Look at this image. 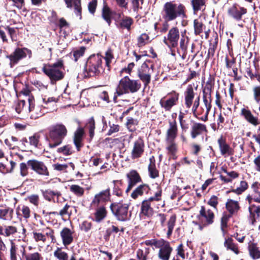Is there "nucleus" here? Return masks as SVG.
<instances>
[{
    "instance_id": "nucleus-1",
    "label": "nucleus",
    "mask_w": 260,
    "mask_h": 260,
    "mask_svg": "<svg viewBox=\"0 0 260 260\" xmlns=\"http://www.w3.org/2000/svg\"><path fill=\"white\" fill-rule=\"evenodd\" d=\"M162 17L167 22L172 21L177 18H186V8L180 2L170 1L166 3L162 10Z\"/></svg>"
},
{
    "instance_id": "nucleus-2",
    "label": "nucleus",
    "mask_w": 260,
    "mask_h": 260,
    "mask_svg": "<svg viewBox=\"0 0 260 260\" xmlns=\"http://www.w3.org/2000/svg\"><path fill=\"white\" fill-rule=\"evenodd\" d=\"M141 87L139 80L131 79L128 76L122 78L119 82L113 95V101L117 103L118 96L128 93H134L138 91Z\"/></svg>"
},
{
    "instance_id": "nucleus-3",
    "label": "nucleus",
    "mask_w": 260,
    "mask_h": 260,
    "mask_svg": "<svg viewBox=\"0 0 260 260\" xmlns=\"http://www.w3.org/2000/svg\"><path fill=\"white\" fill-rule=\"evenodd\" d=\"M68 130L62 124H56L52 126L49 132V145L50 148L58 146L67 136Z\"/></svg>"
},
{
    "instance_id": "nucleus-4",
    "label": "nucleus",
    "mask_w": 260,
    "mask_h": 260,
    "mask_svg": "<svg viewBox=\"0 0 260 260\" xmlns=\"http://www.w3.org/2000/svg\"><path fill=\"white\" fill-rule=\"evenodd\" d=\"M63 61L60 59L53 64H45L43 71L50 78L51 83L54 84L63 78Z\"/></svg>"
},
{
    "instance_id": "nucleus-5",
    "label": "nucleus",
    "mask_w": 260,
    "mask_h": 260,
    "mask_svg": "<svg viewBox=\"0 0 260 260\" xmlns=\"http://www.w3.org/2000/svg\"><path fill=\"white\" fill-rule=\"evenodd\" d=\"M102 67V57L98 55H91L84 67L85 76L94 77L100 75Z\"/></svg>"
},
{
    "instance_id": "nucleus-6",
    "label": "nucleus",
    "mask_w": 260,
    "mask_h": 260,
    "mask_svg": "<svg viewBox=\"0 0 260 260\" xmlns=\"http://www.w3.org/2000/svg\"><path fill=\"white\" fill-rule=\"evenodd\" d=\"M129 207L128 203H113L110 205V208L118 220L125 221L129 220L131 217Z\"/></svg>"
},
{
    "instance_id": "nucleus-7",
    "label": "nucleus",
    "mask_w": 260,
    "mask_h": 260,
    "mask_svg": "<svg viewBox=\"0 0 260 260\" xmlns=\"http://www.w3.org/2000/svg\"><path fill=\"white\" fill-rule=\"evenodd\" d=\"M152 245L156 248H159L158 252V257L160 260H169L173 248L170 246L168 242L163 239L158 240H154Z\"/></svg>"
},
{
    "instance_id": "nucleus-8",
    "label": "nucleus",
    "mask_w": 260,
    "mask_h": 260,
    "mask_svg": "<svg viewBox=\"0 0 260 260\" xmlns=\"http://www.w3.org/2000/svg\"><path fill=\"white\" fill-rule=\"evenodd\" d=\"M27 55L29 58L31 57V51L29 49L26 48H17L13 53L7 56V58L9 59L10 64L12 67Z\"/></svg>"
},
{
    "instance_id": "nucleus-9",
    "label": "nucleus",
    "mask_w": 260,
    "mask_h": 260,
    "mask_svg": "<svg viewBox=\"0 0 260 260\" xmlns=\"http://www.w3.org/2000/svg\"><path fill=\"white\" fill-rule=\"evenodd\" d=\"M212 86L209 82L206 83V86L203 90V102L205 105L206 111L205 116L201 118V120L206 121L208 119V115L211 108V92Z\"/></svg>"
},
{
    "instance_id": "nucleus-10",
    "label": "nucleus",
    "mask_w": 260,
    "mask_h": 260,
    "mask_svg": "<svg viewBox=\"0 0 260 260\" xmlns=\"http://www.w3.org/2000/svg\"><path fill=\"white\" fill-rule=\"evenodd\" d=\"M179 39V29L177 27L174 26L169 30L167 36L164 37V42L170 49H172L178 46Z\"/></svg>"
},
{
    "instance_id": "nucleus-11",
    "label": "nucleus",
    "mask_w": 260,
    "mask_h": 260,
    "mask_svg": "<svg viewBox=\"0 0 260 260\" xmlns=\"http://www.w3.org/2000/svg\"><path fill=\"white\" fill-rule=\"evenodd\" d=\"M153 72V66L149 68L146 63H143L141 68L138 70V76L143 83L145 87L150 83Z\"/></svg>"
},
{
    "instance_id": "nucleus-12",
    "label": "nucleus",
    "mask_w": 260,
    "mask_h": 260,
    "mask_svg": "<svg viewBox=\"0 0 260 260\" xmlns=\"http://www.w3.org/2000/svg\"><path fill=\"white\" fill-rule=\"evenodd\" d=\"M117 16L118 17L115 19V23L117 28L130 31L134 23L133 19L124 16L122 13L117 14Z\"/></svg>"
},
{
    "instance_id": "nucleus-13",
    "label": "nucleus",
    "mask_w": 260,
    "mask_h": 260,
    "mask_svg": "<svg viewBox=\"0 0 260 260\" xmlns=\"http://www.w3.org/2000/svg\"><path fill=\"white\" fill-rule=\"evenodd\" d=\"M27 164L28 167L37 174L45 176L49 175L47 167L43 162L36 159H30L27 161Z\"/></svg>"
},
{
    "instance_id": "nucleus-14",
    "label": "nucleus",
    "mask_w": 260,
    "mask_h": 260,
    "mask_svg": "<svg viewBox=\"0 0 260 260\" xmlns=\"http://www.w3.org/2000/svg\"><path fill=\"white\" fill-rule=\"evenodd\" d=\"M33 239L36 242L45 243L47 237H50L52 241L54 240V231L50 228H46L42 230V232L34 231L32 232Z\"/></svg>"
},
{
    "instance_id": "nucleus-15",
    "label": "nucleus",
    "mask_w": 260,
    "mask_h": 260,
    "mask_svg": "<svg viewBox=\"0 0 260 260\" xmlns=\"http://www.w3.org/2000/svg\"><path fill=\"white\" fill-rule=\"evenodd\" d=\"M34 101V97H29L28 99V105H26L24 100L18 101L15 105V109L18 114H22L23 115H27L31 110V105Z\"/></svg>"
},
{
    "instance_id": "nucleus-16",
    "label": "nucleus",
    "mask_w": 260,
    "mask_h": 260,
    "mask_svg": "<svg viewBox=\"0 0 260 260\" xmlns=\"http://www.w3.org/2000/svg\"><path fill=\"white\" fill-rule=\"evenodd\" d=\"M178 99L179 93L174 92L171 96L166 100L165 97L161 98L159 103L161 107L166 111H170L171 108L176 105Z\"/></svg>"
},
{
    "instance_id": "nucleus-17",
    "label": "nucleus",
    "mask_w": 260,
    "mask_h": 260,
    "mask_svg": "<svg viewBox=\"0 0 260 260\" xmlns=\"http://www.w3.org/2000/svg\"><path fill=\"white\" fill-rule=\"evenodd\" d=\"M110 199V189H107L96 194L92 201L91 205L93 207H98L100 204L109 201Z\"/></svg>"
},
{
    "instance_id": "nucleus-18",
    "label": "nucleus",
    "mask_w": 260,
    "mask_h": 260,
    "mask_svg": "<svg viewBox=\"0 0 260 260\" xmlns=\"http://www.w3.org/2000/svg\"><path fill=\"white\" fill-rule=\"evenodd\" d=\"M247 12V10L246 8L238 7L236 5L232 6L228 10V15L236 21L241 20L242 16Z\"/></svg>"
},
{
    "instance_id": "nucleus-19",
    "label": "nucleus",
    "mask_w": 260,
    "mask_h": 260,
    "mask_svg": "<svg viewBox=\"0 0 260 260\" xmlns=\"http://www.w3.org/2000/svg\"><path fill=\"white\" fill-rule=\"evenodd\" d=\"M199 220L205 224H210L213 222L214 215L213 212L210 210H206L204 206H202L200 211V215L198 216Z\"/></svg>"
},
{
    "instance_id": "nucleus-20",
    "label": "nucleus",
    "mask_w": 260,
    "mask_h": 260,
    "mask_svg": "<svg viewBox=\"0 0 260 260\" xmlns=\"http://www.w3.org/2000/svg\"><path fill=\"white\" fill-rule=\"evenodd\" d=\"M144 151V143L141 138H139L135 141L131 153L133 159L139 158L142 156Z\"/></svg>"
},
{
    "instance_id": "nucleus-21",
    "label": "nucleus",
    "mask_w": 260,
    "mask_h": 260,
    "mask_svg": "<svg viewBox=\"0 0 260 260\" xmlns=\"http://www.w3.org/2000/svg\"><path fill=\"white\" fill-rule=\"evenodd\" d=\"M169 127L166 131V141H175L178 134V127L175 120L169 121Z\"/></svg>"
},
{
    "instance_id": "nucleus-22",
    "label": "nucleus",
    "mask_w": 260,
    "mask_h": 260,
    "mask_svg": "<svg viewBox=\"0 0 260 260\" xmlns=\"http://www.w3.org/2000/svg\"><path fill=\"white\" fill-rule=\"evenodd\" d=\"M196 93L194 92L193 85L188 84L184 91L185 105L186 108H190L193 104Z\"/></svg>"
},
{
    "instance_id": "nucleus-23",
    "label": "nucleus",
    "mask_w": 260,
    "mask_h": 260,
    "mask_svg": "<svg viewBox=\"0 0 260 260\" xmlns=\"http://www.w3.org/2000/svg\"><path fill=\"white\" fill-rule=\"evenodd\" d=\"M207 127L205 124L193 122L191 126L190 135L192 139H195L198 136L207 132Z\"/></svg>"
},
{
    "instance_id": "nucleus-24",
    "label": "nucleus",
    "mask_w": 260,
    "mask_h": 260,
    "mask_svg": "<svg viewBox=\"0 0 260 260\" xmlns=\"http://www.w3.org/2000/svg\"><path fill=\"white\" fill-rule=\"evenodd\" d=\"M84 135V130L83 128L78 127L75 132L73 136V142L76 146L77 150L79 151L83 146V136Z\"/></svg>"
},
{
    "instance_id": "nucleus-25",
    "label": "nucleus",
    "mask_w": 260,
    "mask_h": 260,
    "mask_svg": "<svg viewBox=\"0 0 260 260\" xmlns=\"http://www.w3.org/2000/svg\"><path fill=\"white\" fill-rule=\"evenodd\" d=\"M126 176L128 178V187L126 190L127 192L131 190L133 187L137 183L141 182V178L139 173L135 170H132L127 174Z\"/></svg>"
},
{
    "instance_id": "nucleus-26",
    "label": "nucleus",
    "mask_w": 260,
    "mask_h": 260,
    "mask_svg": "<svg viewBox=\"0 0 260 260\" xmlns=\"http://www.w3.org/2000/svg\"><path fill=\"white\" fill-rule=\"evenodd\" d=\"M67 8H73L76 15L79 18H82V8L81 5V0H64Z\"/></svg>"
},
{
    "instance_id": "nucleus-27",
    "label": "nucleus",
    "mask_w": 260,
    "mask_h": 260,
    "mask_svg": "<svg viewBox=\"0 0 260 260\" xmlns=\"http://www.w3.org/2000/svg\"><path fill=\"white\" fill-rule=\"evenodd\" d=\"M94 213L93 214L91 218L93 221L96 222H101L106 217L107 211L104 206L96 207Z\"/></svg>"
},
{
    "instance_id": "nucleus-28",
    "label": "nucleus",
    "mask_w": 260,
    "mask_h": 260,
    "mask_svg": "<svg viewBox=\"0 0 260 260\" xmlns=\"http://www.w3.org/2000/svg\"><path fill=\"white\" fill-rule=\"evenodd\" d=\"M16 213L18 218L21 220L22 218L27 219L30 217L31 211L29 207L22 205L18 206L16 209Z\"/></svg>"
},
{
    "instance_id": "nucleus-29",
    "label": "nucleus",
    "mask_w": 260,
    "mask_h": 260,
    "mask_svg": "<svg viewBox=\"0 0 260 260\" xmlns=\"http://www.w3.org/2000/svg\"><path fill=\"white\" fill-rule=\"evenodd\" d=\"M60 236L64 246L69 245L73 241L72 232L68 228H64L60 232Z\"/></svg>"
},
{
    "instance_id": "nucleus-30",
    "label": "nucleus",
    "mask_w": 260,
    "mask_h": 260,
    "mask_svg": "<svg viewBox=\"0 0 260 260\" xmlns=\"http://www.w3.org/2000/svg\"><path fill=\"white\" fill-rule=\"evenodd\" d=\"M152 202L149 199L144 200L141 204V213L148 217L152 216L153 213V210L151 207Z\"/></svg>"
},
{
    "instance_id": "nucleus-31",
    "label": "nucleus",
    "mask_w": 260,
    "mask_h": 260,
    "mask_svg": "<svg viewBox=\"0 0 260 260\" xmlns=\"http://www.w3.org/2000/svg\"><path fill=\"white\" fill-rule=\"evenodd\" d=\"M18 232L17 228L14 225H0V235L6 237L14 236Z\"/></svg>"
},
{
    "instance_id": "nucleus-32",
    "label": "nucleus",
    "mask_w": 260,
    "mask_h": 260,
    "mask_svg": "<svg viewBox=\"0 0 260 260\" xmlns=\"http://www.w3.org/2000/svg\"><path fill=\"white\" fill-rule=\"evenodd\" d=\"M47 107L44 105L34 106V101L32 102V105H31V110L30 116L32 118H37L42 115L45 113L47 112L46 110Z\"/></svg>"
},
{
    "instance_id": "nucleus-33",
    "label": "nucleus",
    "mask_w": 260,
    "mask_h": 260,
    "mask_svg": "<svg viewBox=\"0 0 260 260\" xmlns=\"http://www.w3.org/2000/svg\"><path fill=\"white\" fill-rule=\"evenodd\" d=\"M218 144L222 155L228 154L231 155L233 154L232 149L226 143L225 139L222 136L218 139Z\"/></svg>"
},
{
    "instance_id": "nucleus-34",
    "label": "nucleus",
    "mask_w": 260,
    "mask_h": 260,
    "mask_svg": "<svg viewBox=\"0 0 260 260\" xmlns=\"http://www.w3.org/2000/svg\"><path fill=\"white\" fill-rule=\"evenodd\" d=\"M241 115L244 116V118L250 123L256 126L260 124L257 117L253 115L251 111L245 108L241 110Z\"/></svg>"
},
{
    "instance_id": "nucleus-35",
    "label": "nucleus",
    "mask_w": 260,
    "mask_h": 260,
    "mask_svg": "<svg viewBox=\"0 0 260 260\" xmlns=\"http://www.w3.org/2000/svg\"><path fill=\"white\" fill-rule=\"evenodd\" d=\"M14 210L10 207L0 208V219L11 221L13 218Z\"/></svg>"
},
{
    "instance_id": "nucleus-36",
    "label": "nucleus",
    "mask_w": 260,
    "mask_h": 260,
    "mask_svg": "<svg viewBox=\"0 0 260 260\" xmlns=\"http://www.w3.org/2000/svg\"><path fill=\"white\" fill-rule=\"evenodd\" d=\"M149 189V187L147 184L140 185L132 192L131 197L134 199H136L143 196L145 192L148 193Z\"/></svg>"
},
{
    "instance_id": "nucleus-37",
    "label": "nucleus",
    "mask_w": 260,
    "mask_h": 260,
    "mask_svg": "<svg viewBox=\"0 0 260 260\" xmlns=\"http://www.w3.org/2000/svg\"><path fill=\"white\" fill-rule=\"evenodd\" d=\"M248 251L250 256L254 259L260 258V248L255 243H250L249 240Z\"/></svg>"
},
{
    "instance_id": "nucleus-38",
    "label": "nucleus",
    "mask_w": 260,
    "mask_h": 260,
    "mask_svg": "<svg viewBox=\"0 0 260 260\" xmlns=\"http://www.w3.org/2000/svg\"><path fill=\"white\" fill-rule=\"evenodd\" d=\"M42 195L44 198L47 200L49 202H51L54 201V197H57L58 198L61 196V193L59 191H54L51 189H46L45 190H42Z\"/></svg>"
},
{
    "instance_id": "nucleus-39",
    "label": "nucleus",
    "mask_w": 260,
    "mask_h": 260,
    "mask_svg": "<svg viewBox=\"0 0 260 260\" xmlns=\"http://www.w3.org/2000/svg\"><path fill=\"white\" fill-rule=\"evenodd\" d=\"M112 13V10L107 5H104L102 11V17L109 26L111 25L112 22L111 17Z\"/></svg>"
},
{
    "instance_id": "nucleus-40",
    "label": "nucleus",
    "mask_w": 260,
    "mask_h": 260,
    "mask_svg": "<svg viewBox=\"0 0 260 260\" xmlns=\"http://www.w3.org/2000/svg\"><path fill=\"white\" fill-rule=\"evenodd\" d=\"M224 246L227 250H230L237 254L239 252L237 244L234 243L233 239L231 237L225 239Z\"/></svg>"
},
{
    "instance_id": "nucleus-41",
    "label": "nucleus",
    "mask_w": 260,
    "mask_h": 260,
    "mask_svg": "<svg viewBox=\"0 0 260 260\" xmlns=\"http://www.w3.org/2000/svg\"><path fill=\"white\" fill-rule=\"evenodd\" d=\"M225 206L226 209L232 214L237 212L239 209V206L238 201H236L232 199L228 200Z\"/></svg>"
},
{
    "instance_id": "nucleus-42",
    "label": "nucleus",
    "mask_w": 260,
    "mask_h": 260,
    "mask_svg": "<svg viewBox=\"0 0 260 260\" xmlns=\"http://www.w3.org/2000/svg\"><path fill=\"white\" fill-rule=\"evenodd\" d=\"M166 149L168 154L171 156H174L178 150L177 145L175 141H166Z\"/></svg>"
},
{
    "instance_id": "nucleus-43",
    "label": "nucleus",
    "mask_w": 260,
    "mask_h": 260,
    "mask_svg": "<svg viewBox=\"0 0 260 260\" xmlns=\"http://www.w3.org/2000/svg\"><path fill=\"white\" fill-rule=\"evenodd\" d=\"M191 4L192 7L193 13L196 14L197 12L202 9L205 5V0H191Z\"/></svg>"
},
{
    "instance_id": "nucleus-44",
    "label": "nucleus",
    "mask_w": 260,
    "mask_h": 260,
    "mask_svg": "<svg viewBox=\"0 0 260 260\" xmlns=\"http://www.w3.org/2000/svg\"><path fill=\"white\" fill-rule=\"evenodd\" d=\"M54 256L58 260H68L69 256L68 253L62 250L61 248L57 247L54 252Z\"/></svg>"
},
{
    "instance_id": "nucleus-45",
    "label": "nucleus",
    "mask_w": 260,
    "mask_h": 260,
    "mask_svg": "<svg viewBox=\"0 0 260 260\" xmlns=\"http://www.w3.org/2000/svg\"><path fill=\"white\" fill-rule=\"evenodd\" d=\"M70 190L77 197H81L84 193V189L76 184L70 185Z\"/></svg>"
},
{
    "instance_id": "nucleus-46",
    "label": "nucleus",
    "mask_w": 260,
    "mask_h": 260,
    "mask_svg": "<svg viewBox=\"0 0 260 260\" xmlns=\"http://www.w3.org/2000/svg\"><path fill=\"white\" fill-rule=\"evenodd\" d=\"M138 124V121L137 119L128 117L126 123V127L130 132H134L136 129V126Z\"/></svg>"
},
{
    "instance_id": "nucleus-47",
    "label": "nucleus",
    "mask_w": 260,
    "mask_h": 260,
    "mask_svg": "<svg viewBox=\"0 0 260 260\" xmlns=\"http://www.w3.org/2000/svg\"><path fill=\"white\" fill-rule=\"evenodd\" d=\"M260 185L258 184L257 182H255L252 185V188L253 190V194H252V199L257 202L260 203V191L258 190V186Z\"/></svg>"
},
{
    "instance_id": "nucleus-48",
    "label": "nucleus",
    "mask_w": 260,
    "mask_h": 260,
    "mask_svg": "<svg viewBox=\"0 0 260 260\" xmlns=\"http://www.w3.org/2000/svg\"><path fill=\"white\" fill-rule=\"evenodd\" d=\"M194 34L196 35H200L205 29V25L198 19H195L193 21Z\"/></svg>"
},
{
    "instance_id": "nucleus-49",
    "label": "nucleus",
    "mask_w": 260,
    "mask_h": 260,
    "mask_svg": "<svg viewBox=\"0 0 260 260\" xmlns=\"http://www.w3.org/2000/svg\"><path fill=\"white\" fill-rule=\"evenodd\" d=\"M86 127L89 130V136L90 138H92L94 135L95 121L93 117H91L88 119L86 124Z\"/></svg>"
},
{
    "instance_id": "nucleus-50",
    "label": "nucleus",
    "mask_w": 260,
    "mask_h": 260,
    "mask_svg": "<svg viewBox=\"0 0 260 260\" xmlns=\"http://www.w3.org/2000/svg\"><path fill=\"white\" fill-rule=\"evenodd\" d=\"M57 152L62 153L64 155H70L73 153L74 150L71 145H66L58 148L57 150Z\"/></svg>"
},
{
    "instance_id": "nucleus-51",
    "label": "nucleus",
    "mask_w": 260,
    "mask_h": 260,
    "mask_svg": "<svg viewBox=\"0 0 260 260\" xmlns=\"http://www.w3.org/2000/svg\"><path fill=\"white\" fill-rule=\"evenodd\" d=\"M176 222V217L172 216L170 217L167 223L168 231L167 237H170L172 234Z\"/></svg>"
},
{
    "instance_id": "nucleus-52",
    "label": "nucleus",
    "mask_w": 260,
    "mask_h": 260,
    "mask_svg": "<svg viewBox=\"0 0 260 260\" xmlns=\"http://www.w3.org/2000/svg\"><path fill=\"white\" fill-rule=\"evenodd\" d=\"M178 119L182 129L186 131L189 127V124L185 119V114L180 112L178 116Z\"/></svg>"
},
{
    "instance_id": "nucleus-53",
    "label": "nucleus",
    "mask_w": 260,
    "mask_h": 260,
    "mask_svg": "<svg viewBox=\"0 0 260 260\" xmlns=\"http://www.w3.org/2000/svg\"><path fill=\"white\" fill-rule=\"evenodd\" d=\"M148 171L151 178H155L158 176V171L156 169L155 165L151 160L148 166Z\"/></svg>"
},
{
    "instance_id": "nucleus-54",
    "label": "nucleus",
    "mask_w": 260,
    "mask_h": 260,
    "mask_svg": "<svg viewBox=\"0 0 260 260\" xmlns=\"http://www.w3.org/2000/svg\"><path fill=\"white\" fill-rule=\"evenodd\" d=\"M149 37L147 34L144 33L140 35L138 39V45L142 47L149 42Z\"/></svg>"
},
{
    "instance_id": "nucleus-55",
    "label": "nucleus",
    "mask_w": 260,
    "mask_h": 260,
    "mask_svg": "<svg viewBox=\"0 0 260 260\" xmlns=\"http://www.w3.org/2000/svg\"><path fill=\"white\" fill-rule=\"evenodd\" d=\"M149 253L148 249H138L137 251V257L139 260H146L147 255Z\"/></svg>"
},
{
    "instance_id": "nucleus-56",
    "label": "nucleus",
    "mask_w": 260,
    "mask_h": 260,
    "mask_svg": "<svg viewBox=\"0 0 260 260\" xmlns=\"http://www.w3.org/2000/svg\"><path fill=\"white\" fill-rule=\"evenodd\" d=\"M11 248H10V258L11 260H17L16 251L17 247L14 242L13 240H10Z\"/></svg>"
},
{
    "instance_id": "nucleus-57",
    "label": "nucleus",
    "mask_w": 260,
    "mask_h": 260,
    "mask_svg": "<svg viewBox=\"0 0 260 260\" xmlns=\"http://www.w3.org/2000/svg\"><path fill=\"white\" fill-rule=\"evenodd\" d=\"M52 167L54 170L66 173L67 172V170L69 167V165L67 164H61L56 163L53 164Z\"/></svg>"
},
{
    "instance_id": "nucleus-58",
    "label": "nucleus",
    "mask_w": 260,
    "mask_h": 260,
    "mask_svg": "<svg viewBox=\"0 0 260 260\" xmlns=\"http://www.w3.org/2000/svg\"><path fill=\"white\" fill-rule=\"evenodd\" d=\"M85 50L86 48L85 47L82 46L73 52V56L75 61H77L79 58L83 55Z\"/></svg>"
},
{
    "instance_id": "nucleus-59",
    "label": "nucleus",
    "mask_w": 260,
    "mask_h": 260,
    "mask_svg": "<svg viewBox=\"0 0 260 260\" xmlns=\"http://www.w3.org/2000/svg\"><path fill=\"white\" fill-rule=\"evenodd\" d=\"M18 141V139L14 136H11L10 138L5 140V143L10 149H13L14 144Z\"/></svg>"
},
{
    "instance_id": "nucleus-60",
    "label": "nucleus",
    "mask_w": 260,
    "mask_h": 260,
    "mask_svg": "<svg viewBox=\"0 0 260 260\" xmlns=\"http://www.w3.org/2000/svg\"><path fill=\"white\" fill-rule=\"evenodd\" d=\"M25 258L26 260H42V257L40 253L36 252L26 254Z\"/></svg>"
},
{
    "instance_id": "nucleus-61",
    "label": "nucleus",
    "mask_w": 260,
    "mask_h": 260,
    "mask_svg": "<svg viewBox=\"0 0 260 260\" xmlns=\"http://www.w3.org/2000/svg\"><path fill=\"white\" fill-rule=\"evenodd\" d=\"M157 190L155 193L154 196L153 197H151L149 198V200H151L152 202L153 201H159L161 199V193L162 190L160 187L159 186H157Z\"/></svg>"
},
{
    "instance_id": "nucleus-62",
    "label": "nucleus",
    "mask_w": 260,
    "mask_h": 260,
    "mask_svg": "<svg viewBox=\"0 0 260 260\" xmlns=\"http://www.w3.org/2000/svg\"><path fill=\"white\" fill-rule=\"evenodd\" d=\"M28 200L30 203L35 206H38L39 204V197L38 194H31L27 197Z\"/></svg>"
},
{
    "instance_id": "nucleus-63",
    "label": "nucleus",
    "mask_w": 260,
    "mask_h": 260,
    "mask_svg": "<svg viewBox=\"0 0 260 260\" xmlns=\"http://www.w3.org/2000/svg\"><path fill=\"white\" fill-rule=\"evenodd\" d=\"M97 4V0H92L89 2L88 4V10L91 14H94L96 9Z\"/></svg>"
},
{
    "instance_id": "nucleus-64",
    "label": "nucleus",
    "mask_w": 260,
    "mask_h": 260,
    "mask_svg": "<svg viewBox=\"0 0 260 260\" xmlns=\"http://www.w3.org/2000/svg\"><path fill=\"white\" fill-rule=\"evenodd\" d=\"M188 38L187 37H184L182 35V37L180 41V47L182 51H185L187 49V44Z\"/></svg>"
}]
</instances>
